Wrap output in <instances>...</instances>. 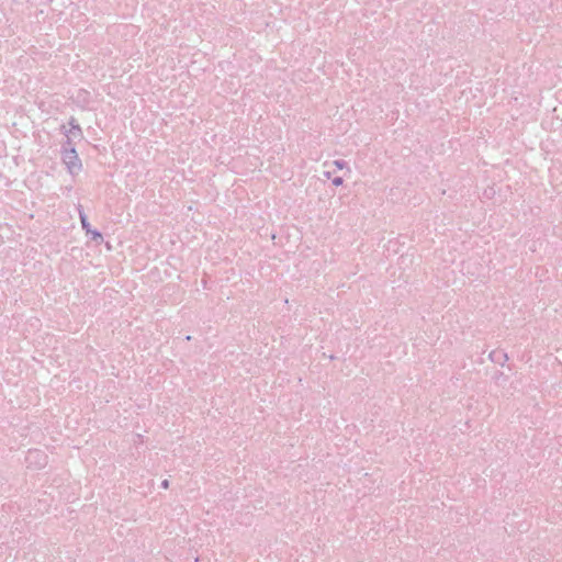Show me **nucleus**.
Masks as SVG:
<instances>
[{
	"mask_svg": "<svg viewBox=\"0 0 562 562\" xmlns=\"http://www.w3.org/2000/svg\"><path fill=\"white\" fill-rule=\"evenodd\" d=\"M61 160L72 177L81 172L83 165L74 147H63Z\"/></svg>",
	"mask_w": 562,
	"mask_h": 562,
	"instance_id": "obj_1",
	"label": "nucleus"
},
{
	"mask_svg": "<svg viewBox=\"0 0 562 562\" xmlns=\"http://www.w3.org/2000/svg\"><path fill=\"white\" fill-rule=\"evenodd\" d=\"M63 132L66 136V142L64 146L74 147V140L82 138L81 127L78 124H76L75 119H71L68 125L63 126Z\"/></svg>",
	"mask_w": 562,
	"mask_h": 562,
	"instance_id": "obj_2",
	"label": "nucleus"
},
{
	"mask_svg": "<svg viewBox=\"0 0 562 562\" xmlns=\"http://www.w3.org/2000/svg\"><path fill=\"white\" fill-rule=\"evenodd\" d=\"M79 216H80L82 229H85L86 233L89 234L91 232V228H90V224L87 220L86 214L82 211H79Z\"/></svg>",
	"mask_w": 562,
	"mask_h": 562,
	"instance_id": "obj_3",
	"label": "nucleus"
},
{
	"mask_svg": "<svg viewBox=\"0 0 562 562\" xmlns=\"http://www.w3.org/2000/svg\"><path fill=\"white\" fill-rule=\"evenodd\" d=\"M89 234L91 235L92 240L97 241L98 244H101L103 241V236L101 233L91 229Z\"/></svg>",
	"mask_w": 562,
	"mask_h": 562,
	"instance_id": "obj_4",
	"label": "nucleus"
},
{
	"mask_svg": "<svg viewBox=\"0 0 562 562\" xmlns=\"http://www.w3.org/2000/svg\"><path fill=\"white\" fill-rule=\"evenodd\" d=\"M344 183V180L341 177H336L333 179V184L336 186V187H339Z\"/></svg>",
	"mask_w": 562,
	"mask_h": 562,
	"instance_id": "obj_5",
	"label": "nucleus"
},
{
	"mask_svg": "<svg viewBox=\"0 0 562 562\" xmlns=\"http://www.w3.org/2000/svg\"><path fill=\"white\" fill-rule=\"evenodd\" d=\"M334 165H335L337 168H339V169H342V168H344V166H345L344 161H341V160H335V161H334Z\"/></svg>",
	"mask_w": 562,
	"mask_h": 562,
	"instance_id": "obj_6",
	"label": "nucleus"
},
{
	"mask_svg": "<svg viewBox=\"0 0 562 562\" xmlns=\"http://www.w3.org/2000/svg\"><path fill=\"white\" fill-rule=\"evenodd\" d=\"M164 487H168V481L162 482Z\"/></svg>",
	"mask_w": 562,
	"mask_h": 562,
	"instance_id": "obj_7",
	"label": "nucleus"
}]
</instances>
